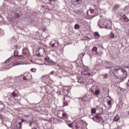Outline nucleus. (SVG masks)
Instances as JSON below:
<instances>
[{
  "label": "nucleus",
  "mask_w": 129,
  "mask_h": 129,
  "mask_svg": "<svg viewBox=\"0 0 129 129\" xmlns=\"http://www.w3.org/2000/svg\"><path fill=\"white\" fill-rule=\"evenodd\" d=\"M18 56H19V57H22L20 59H25V57H24V55H19Z\"/></svg>",
  "instance_id": "6e6d98bb"
},
{
  "label": "nucleus",
  "mask_w": 129,
  "mask_h": 129,
  "mask_svg": "<svg viewBox=\"0 0 129 129\" xmlns=\"http://www.w3.org/2000/svg\"><path fill=\"white\" fill-rule=\"evenodd\" d=\"M14 18H15V19H17V20H20V19H21V16L18 13H15Z\"/></svg>",
  "instance_id": "cd10ccee"
},
{
  "label": "nucleus",
  "mask_w": 129,
  "mask_h": 129,
  "mask_svg": "<svg viewBox=\"0 0 129 129\" xmlns=\"http://www.w3.org/2000/svg\"><path fill=\"white\" fill-rule=\"evenodd\" d=\"M22 84H23V80H21L18 82V85H22Z\"/></svg>",
  "instance_id": "09e8293b"
},
{
  "label": "nucleus",
  "mask_w": 129,
  "mask_h": 129,
  "mask_svg": "<svg viewBox=\"0 0 129 129\" xmlns=\"http://www.w3.org/2000/svg\"><path fill=\"white\" fill-rule=\"evenodd\" d=\"M14 56H19V51L17 50L14 51Z\"/></svg>",
  "instance_id": "ea45409f"
},
{
  "label": "nucleus",
  "mask_w": 129,
  "mask_h": 129,
  "mask_svg": "<svg viewBox=\"0 0 129 129\" xmlns=\"http://www.w3.org/2000/svg\"><path fill=\"white\" fill-rule=\"evenodd\" d=\"M120 72H122L123 74L125 75L123 79H122V81L124 80V79H126V78L127 77V72H126V70L123 68H121Z\"/></svg>",
  "instance_id": "dca6fc26"
},
{
  "label": "nucleus",
  "mask_w": 129,
  "mask_h": 129,
  "mask_svg": "<svg viewBox=\"0 0 129 129\" xmlns=\"http://www.w3.org/2000/svg\"><path fill=\"white\" fill-rule=\"evenodd\" d=\"M122 19L123 20H124V21H125V22H129V19H128V18L127 17H126V16H125V15H123L122 16Z\"/></svg>",
  "instance_id": "393cba45"
},
{
  "label": "nucleus",
  "mask_w": 129,
  "mask_h": 129,
  "mask_svg": "<svg viewBox=\"0 0 129 129\" xmlns=\"http://www.w3.org/2000/svg\"><path fill=\"white\" fill-rule=\"evenodd\" d=\"M74 28L76 30H78V29H80V26L78 25V24H76L74 26Z\"/></svg>",
  "instance_id": "473e14b6"
},
{
  "label": "nucleus",
  "mask_w": 129,
  "mask_h": 129,
  "mask_svg": "<svg viewBox=\"0 0 129 129\" xmlns=\"http://www.w3.org/2000/svg\"><path fill=\"white\" fill-rule=\"evenodd\" d=\"M34 124V121H30L29 122V126H32V124Z\"/></svg>",
  "instance_id": "8fccbe9b"
},
{
  "label": "nucleus",
  "mask_w": 129,
  "mask_h": 129,
  "mask_svg": "<svg viewBox=\"0 0 129 129\" xmlns=\"http://www.w3.org/2000/svg\"><path fill=\"white\" fill-rule=\"evenodd\" d=\"M24 117L26 119H22L21 122H19L18 123V125L20 126V128H22V122H25V121H27V120H29V117H30L29 116V115H25V116H24Z\"/></svg>",
  "instance_id": "ddd939ff"
},
{
  "label": "nucleus",
  "mask_w": 129,
  "mask_h": 129,
  "mask_svg": "<svg viewBox=\"0 0 129 129\" xmlns=\"http://www.w3.org/2000/svg\"><path fill=\"white\" fill-rule=\"evenodd\" d=\"M77 3L79 4V5H81V4H82V1L81 0H75Z\"/></svg>",
  "instance_id": "c03bdc74"
},
{
  "label": "nucleus",
  "mask_w": 129,
  "mask_h": 129,
  "mask_svg": "<svg viewBox=\"0 0 129 129\" xmlns=\"http://www.w3.org/2000/svg\"><path fill=\"white\" fill-rule=\"evenodd\" d=\"M49 65H56V62H54V61L51 60L48 62Z\"/></svg>",
  "instance_id": "c756f323"
},
{
  "label": "nucleus",
  "mask_w": 129,
  "mask_h": 129,
  "mask_svg": "<svg viewBox=\"0 0 129 129\" xmlns=\"http://www.w3.org/2000/svg\"><path fill=\"white\" fill-rule=\"evenodd\" d=\"M55 66H58L59 68H61V66L58 63H56Z\"/></svg>",
  "instance_id": "4d7b16f0"
},
{
  "label": "nucleus",
  "mask_w": 129,
  "mask_h": 129,
  "mask_svg": "<svg viewBox=\"0 0 129 129\" xmlns=\"http://www.w3.org/2000/svg\"><path fill=\"white\" fill-rule=\"evenodd\" d=\"M90 13H91V14H93V13H94V10H90Z\"/></svg>",
  "instance_id": "13d9d810"
},
{
  "label": "nucleus",
  "mask_w": 129,
  "mask_h": 129,
  "mask_svg": "<svg viewBox=\"0 0 129 129\" xmlns=\"http://www.w3.org/2000/svg\"><path fill=\"white\" fill-rule=\"evenodd\" d=\"M45 3L46 4L51 5V6H55L56 3H57V0H45Z\"/></svg>",
  "instance_id": "2eb2a0df"
},
{
  "label": "nucleus",
  "mask_w": 129,
  "mask_h": 129,
  "mask_svg": "<svg viewBox=\"0 0 129 129\" xmlns=\"http://www.w3.org/2000/svg\"><path fill=\"white\" fill-rule=\"evenodd\" d=\"M82 58H83V57H84V55H85V53H82Z\"/></svg>",
  "instance_id": "bf43d9fd"
},
{
  "label": "nucleus",
  "mask_w": 129,
  "mask_h": 129,
  "mask_svg": "<svg viewBox=\"0 0 129 129\" xmlns=\"http://www.w3.org/2000/svg\"><path fill=\"white\" fill-rule=\"evenodd\" d=\"M103 65L105 67L106 69H110V70L111 68L112 67L110 66L111 65H112L111 62H108L107 61H104Z\"/></svg>",
  "instance_id": "f8f14e48"
},
{
  "label": "nucleus",
  "mask_w": 129,
  "mask_h": 129,
  "mask_svg": "<svg viewBox=\"0 0 129 129\" xmlns=\"http://www.w3.org/2000/svg\"><path fill=\"white\" fill-rule=\"evenodd\" d=\"M99 110L100 111V112L98 113V115H95L94 117L91 118H92L94 121H95L96 122H100V123L102 124L104 122V120H103V118H102V117L100 116V114L103 113V108L101 107L99 109Z\"/></svg>",
  "instance_id": "f03ea898"
},
{
  "label": "nucleus",
  "mask_w": 129,
  "mask_h": 129,
  "mask_svg": "<svg viewBox=\"0 0 129 129\" xmlns=\"http://www.w3.org/2000/svg\"><path fill=\"white\" fill-rule=\"evenodd\" d=\"M76 127L78 129H87V127L85 126H82L81 127H80L79 126H76Z\"/></svg>",
  "instance_id": "72a5a7b5"
},
{
  "label": "nucleus",
  "mask_w": 129,
  "mask_h": 129,
  "mask_svg": "<svg viewBox=\"0 0 129 129\" xmlns=\"http://www.w3.org/2000/svg\"><path fill=\"white\" fill-rule=\"evenodd\" d=\"M102 76H103L104 79H107V78H108V74H103L102 75Z\"/></svg>",
  "instance_id": "7c9ffc66"
},
{
  "label": "nucleus",
  "mask_w": 129,
  "mask_h": 129,
  "mask_svg": "<svg viewBox=\"0 0 129 129\" xmlns=\"http://www.w3.org/2000/svg\"><path fill=\"white\" fill-rule=\"evenodd\" d=\"M4 18L0 16V22H3Z\"/></svg>",
  "instance_id": "864d4df0"
},
{
  "label": "nucleus",
  "mask_w": 129,
  "mask_h": 129,
  "mask_svg": "<svg viewBox=\"0 0 129 129\" xmlns=\"http://www.w3.org/2000/svg\"><path fill=\"white\" fill-rule=\"evenodd\" d=\"M101 66H102V60L97 59L96 63L95 65V67L96 70H99V69H101Z\"/></svg>",
  "instance_id": "6e6552de"
},
{
  "label": "nucleus",
  "mask_w": 129,
  "mask_h": 129,
  "mask_svg": "<svg viewBox=\"0 0 129 129\" xmlns=\"http://www.w3.org/2000/svg\"><path fill=\"white\" fill-rule=\"evenodd\" d=\"M49 120L50 122L53 121V122H55V120H57V119L54 118H51L49 119Z\"/></svg>",
  "instance_id": "49530a36"
},
{
  "label": "nucleus",
  "mask_w": 129,
  "mask_h": 129,
  "mask_svg": "<svg viewBox=\"0 0 129 129\" xmlns=\"http://www.w3.org/2000/svg\"><path fill=\"white\" fill-rule=\"evenodd\" d=\"M90 92H92L95 96L98 97L100 94H101V91H100V89L96 85L92 86L89 89Z\"/></svg>",
  "instance_id": "7ed1b4c3"
},
{
  "label": "nucleus",
  "mask_w": 129,
  "mask_h": 129,
  "mask_svg": "<svg viewBox=\"0 0 129 129\" xmlns=\"http://www.w3.org/2000/svg\"><path fill=\"white\" fill-rule=\"evenodd\" d=\"M4 34H5L4 30L0 29V35H4Z\"/></svg>",
  "instance_id": "a18cd8bd"
},
{
  "label": "nucleus",
  "mask_w": 129,
  "mask_h": 129,
  "mask_svg": "<svg viewBox=\"0 0 129 129\" xmlns=\"http://www.w3.org/2000/svg\"><path fill=\"white\" fill-rule=\"evenodd\" d=\"M44 60L46 61V62H49V61H50V57L49 56H46L44 58Z\"/></svg>",
  "instance_id": "4c0bfd02"
},
{
  "label": "nucleus",
  "mask_w": 129,
  "mask_h": 129,
  "mask_svg": "<svg viewBox=\"0 0 129 129\" xmlns=\"http://www.w3.org/2000/svg\"><path fill=\"white\" fill-rule=\"evenodd\" d=\"M103 20H99L98 22V26L99 28H102V26H103Z\"/></svg>",
  "instance_id": "412c9836"
},
{
  "label": "nucleus",
  "mask_w": 129,
  "mask_h": 129,
  "mask_svg": "<svg viewBox=\"0 0 129 129\" xmlns=\"http://www.w3.org/2000/svg\"><path fill=\"white\" fill-rule=\"evenodd\" d=\"M110 38H112V39H113V38H114V33H113V32H111L110 33Z\"/></svg>",
  "instance_id": "58836bf2"
},
{
  "label": "nucleus",
  "mask_w": 129,
  "mask_h": 129,
  "mask_svg": "<svg viewBox=\"0 0 129 129\" xmlns=\"http://www.w3.org/2000/svg\"><path fill=\"white\" fill-rule=\"evenodd\" d=\"M45 125L47 128H50L52 126V122L51 121H48L45 124Z\"/></svg>",
  "instance_id": "b1692460"
},
{
  "label": "nucleus",
  "mask_w": 129,
  "mask_h": 129,
  "mask_svg": "<svg viewBox=\"0 0 129 129\" xmlns=\"http://www.w3.org/2000/svg\"><path fill=\"white\" fill-rule=\"evenodd\" d=\"M30 71L32 72H36V71H37V69H36V68H32L30 70Z\"/></svg>",
  "instance_id": "de8ad7c7"
},
{
  "label": "nucleus",
  "mask_w": 129,
  "mask_h": 129,
  "mask_svg": "<svg viewBox=\"0 0 129 129\" xmlns=\"http://www.w3.org/2000/svg\"><path fill=\"white\" fill-rule=\"evenodd\" d=\"M81 73L83 75H85V76H93L94 75L92 71L88 69L84 70Z\"/></svg>",
  "instance_id": "423d86ee"
},
{
  "label": "nucleus",
  "mask_w": 129,
  "mask_h": 129,
  "mask_svg": "<svg viewBox=\"0 0 129 129\" xmlns=\"http://www.w3.org/2000/svg\"><path fill=\"white\" fill-rule=\"evenodd\" d=\"M41 65H45V63L41 64Z\"/></svg>",
  "instance_id": "774afa93"
},
{
  "label": "nucleus",
  "mask_w": 129,
  "mask_h": 129,
  "mask_svg": "<svg viewBox=\"0 0 129 129\" xmlns=\"http://www.w3.org/2000/svg\"><path fill=\"white\" fill-rule=\"evenodd\" d=\"M32 78V75H29L27 76H23V80H30Z\"/></svg>",
  "instance_id": "6ab92c4d"
},
{
  "label": "nucleus",
  "mask_w": 129,
  "mask_h": 129,
  "mask_svg": "<svg viewBox=\"0 0 129 129\" xmlns=\"http://www.w3.org/2000/svg\"><path fill=\"white\" fill-rule=\"evenodd\" d=\"M57 94H58V95H61V91H57L56 92Z\"/></svg>",
  "instance_id": "603ef678"
},
{
  "label": "nucleus",
  "mask_w": 129,
  "mask_h": 129,
  "mask_svg": "<svg viewBox=\"0 0 129 129\" xmlns=\"http://www.w3.org/2000/svg\"><path fill=\"white\" fill-rule=\"evenodd\" d=\"M15 49H20V47H19L18 45H15L14 46Z\"/></svg>",
  "instance_id": "5fc2aeb1"
},
{
  "label": "nucleus",
  "mask_w": 129,
  "mask_h": 129,
  "mask_svg": "<svg viewBox=\"0 0 129 129\" xmlns=\"http://www.w3.org/2000/svg\"><path fill=\"white\" fill-rule=\"evenodd\" d=\"M7 1V2H9V3H14V0H5V1ZM17 2H18L19 3H20V2H21L22 0H17Z\"/></svg>",
  "instance_id": "a19ab883"
},
{
  "label": "nucleus",
  "mask_w": 129,
  "mask_h": 129,
  "mask_svg": "<svg viewBox=\"0 0 129 129\" xmlns=\"http://www.w3.org/2000/svg\"><path fill=\"white\" fill-rule=\"evenodd\" d=\"M78 82L80 84H86V79L83 78V77H80L78 79Z\"/></svg>",
  "instance_id": "9b49d317"
},
{
  "label": "nucleus",
  "mask_w": 129,
  "mask_h": 129,
  "mask_svg": "<svg viewBox=\"0 0 129 129\" xmlns=\"http://www.w3.org/2000/svg\"><path fill=\"white\" fill-rule=\"evenodd\" d=\"M45 90L47 94H51L53 92V88L51 86H48L46 87Z\"/></svg>",
  "instance_id": "4468645a"
},
{
  "label": "nucleus",
  "mask_w": 129,
  "mask_h": 129,
  "mask_svg": "<svg viewBox=\"0 0 129 129\" xmlns=\"http://www.w3.org/2000/svg\"><path fill=\"white\" fill-rule=\"evenodd\" d=\"M63 93H65L66 92V94H68L69 93V89H68V87H64L63 88Z\"/></svg>",
  "instance_id": "4be33fe9"
},
{
  "label": "nucleus",
  "mask_w": 129,
  "mask_h": 129,
  "mask_svg": "<svg viewBox=\"0 0 129 129\" xmlns=\"http://www.w3.org/2000/svg\"><path fill=\"white\" fill-rule=\"evenodd\" d=\"M95 112H96V109H95V108H91L92 114L93 115L94 113H95Z\"/></svg>",
  "instance_id": "f704fd0d"
},
{
  "label": "nucleus",
  "mask_w": 129,
  "mask_h": 129,
  "mask_svg": "<svg viewBox=\"0 0 129 129\" xmlns=\"http://www.w3.org/2000/svg\"><path fill=\"white\" fill-rule=\"evenodd\" d=\"M12 58H14V56H12V57H10L9 58H8V59H7L8 61L9 62L10 61H12Z\"/></svg>",
  "instance_id": "3c124183"
},
{
  "label": "nucleus",
  "mask_w": 129,
  "mask_h": 129,
  "mask_svg": "<svg viewBox=\"0 0 129 129\" xmlns=\"http://www.w3.org/2000/svg\"><path fill=\"white\" fill-rule=\"evenodd\" d=\"M0 117L1 119L3 118V115H2V114H0Z\"/></svg>",
  "instance_id": "680f3d73"
},
{
  "label": "nucleus",
  "mask_w": 129,
  "mask_h": 129,
  "mask_svg": "<svg viewBox=\"0 0 129 129\" xmlns=\"http://www.w3.org/2000/svg\"><path fill=\"white\" fill-rule=\"evenodd\" d=\"M49 45L51 48H54L55 47V43H53L52 42H50Z\"/></svg>",
  "instance_id": "79ce46f5"
},
{
  "label": "nucleus",
  "mask_w": 129,
  "mask_h": 129,
  "mask_svg": "<svg viewBox=\"0 0 129 129\" xmlns=\"http://www.w3.org/2000/svg\"><path fill=\"white\" fill-rule=\"evenodd\" d=\"M63 105L64 106L68 105V102L70 101V97L68 96V94H66V95L63 96Z\"/></svg>",
  "instance_id": "1a4fd4ad"
},
{
  "label": "nucleus",
  "mask_w": 129,
  "mask_h": 129,
  "mask_svg": "<svg viewBox=\"0 0 129 129\" xmlns=\"http://www.w3.org/2000/svg\"><path fill=\"white\" fill-rule=\"evenodd\" d=\"M2 9L5 12H8V11H10V7L6 4H4L2 6Z\"/></svg>",
  "instance_id": "a211bd4d"
},
{
  "label": "nucleus",
  "mask_w": 129,
  "mask_h": 129,
  "mask_svg": "<svg viewBox=\"0 0 129 129\" xmlns=\"http://www.w3.org/2000/svg\"><path fill=\"white\" fill-rule=\"evenodd\" d=\"M57 116L61 119H66L67 117H68L67 114L66 113H64L62 110H59L57 112Z\"/></svg>",
  "instance_id": "39448f33"
},
{
  "label": "nucleus",
  "mask_w": 129,
  "mask_h": 129,
  "mask_svg": "<svg viewBox=\"0 0 129 129\" xmlns=\"http://www.w3.org/2000/svg\"><path fill=\"white\" fill-rule=\"evenodd\" d=\"M78 99L81 102H87V101L89 100V97H88V96H87V95H86L82 97H80Z\"/></svg>",
  "instance_id": "9d476101"
},
{
  "label": "nucleus",
  "mask_w": 129,
  "mask_h": 129,
  "mask_svg": "<svg viewBox=\"0 0 129 129\" xmlns=\"http://www.w3.org/2000/svg\"><path fill=\"white\" fill-rule=\"evenodd\" d=\"M121 68L117 69L115 67H112L110 70L109 73L111 75H114V76H117L118 73L120 72Z\"/></svg>",
  "instance_id": "20e7f679"
},
{
  "label": "nucleus",
  "mask_w": 129,
  "mask_h": 129,
  "mask_svg": "<svg viewBox=\"0 0 129 129\" xmlns=\"http://www.w3.org/2000/svg\"><path fill=\"white\" fill-rule=\"evenodd\" d=\"M72 4L74 5V6H78V5H79L76 1L73 2Z\"/></svg>",
  "instance_id": "37998d69"
},
{
  "label": "nucleus",
  "mask_w": 129,
  "mask_h": 129,
  "mask_svg": "<svg viewBox=\"0 0 129 129\" xmlns=\"http://www.w3.org/2000/svg\"><path fill=\"white\" fill-rule=\"evenodd\" d=\"M124 67L125 68H126V69H128V70H129V67L128 66H124Z\"/></svg>",
  "instance_id": "052dcab7"
},
{
  "label": "nucleus",
  "mask_w": 129,
  "mask_h": 129,
  "mask_svg": "<svg viewBox=\"0 0 129 129\" xmlns=\"http://www.w3.org/2000/svg\"><path fill=\"white\" fill-rule=\"evenodd\" d=\"M12 98L15 100H20L21 99V96L18 93V91H14L12 93Z\"/></svg>",
  "instance_id": "0eeeda50"
},
{
  "label": "nucleus",
  "mask_w": 129,
  "mask_h": 129,
  "mask_svg": "<svg viewBox=\"0 0 129 129\" xmlns=\"http://www.w3.org/2000/svg\"><path fill=\"white\" fill-rule=\"evenodd\" d=\"M15 82L14 78H8L0 81V84L3 85L5 88H8L10 86L13 85V83Z\"/></svg>",
  "instance_id": "f257e3e1"
},
{
  "label": "nucleus",
  "mask_w": 129,
  "mask_h": 129,
  "mask_svg": "<svg viewBox=\"0 0 129 129\" xmlns=\"http://www.w3.org/2000/svg\"><path fill=\"white\" fill-rule=\"evenodd\" d=\"M31 129H38L36 127H32Z\"/></svg>",
  "instance_id": "0e129e2a"
},
{
  "label": "nucleus",
  "mask_w": 129,
  "mask_h": 129,
  "mask_svg": "<svg viewBox=\"0 0 129 129\" xmlns=\"http://www.w3.org/2000/svg\"><path fill=\"white\" fill-rule=\"evenodd\" d=\"M92 51H93V52H95V54L97 55L98 52H97V47H93Z\"/></svg>",
  "instance_id": "c85d7f7f"
},
{
  "label": "nucleus",
  "mask_w": 129,
  "mask_h": 129,
  "mask_svg": "<svg viewBox=\"0 0 129 129\" xmlns=\"http://www.w3.org/2000/svg\"><path fill=\"white\" fill-rule=\"evenodd\" d=\"M4 63H9V61H8V59L6 60L5 61Z\"/></svg>",
  "instance_id": "e2e57ef3"
},
{
  "label": "nucleus",
  "mask_w": 129,
  "mask_h": 129,
  "mask_svg": "<svg viewBox=\"0 0 129 129\" xmlns=\"http://www.w3.org/2000/svg\"><path fill=\"white\" fill-rule=\"evenodd\" d=\"M50 75H54V76H57V73L53 71L50 73Z\"/></svg>",
  "instance_id": "e433bc0d"
},
{
  "label": "nucleus",
  "mask_w": 129,
  "mask_h": 129,
  "mask_svg": "<svg viewBox=\"0 0 129 129\" xmlns=\"http://www.w3.org/2000/svg\"><path fill=\"white\" fill-rule=\"evenodd\" d=\"M22 54L23 55H28L30 54V51L29 50V48L27 47H24L22 50Z\"/></svg>",
  "instance_id": "f3484780"
},
{
  "label": "nucleus",
  "mask_w": 129,
  "mask_h": 129,
  "mask_svg": "<svg viewBox=\"0 0 129 129\" xmlns=\"http://www.w3.org/2000/svg\"><path fill=\"white\" fill-rule=\"evenodd\" d=\"M4 108H5V106H4V104H0V111H3Z\"/></svg>",
  "instance_id": "c9c22d12"
},
{
  "label": "nucleus",
  "mask_w": 129,
  "mask_h": 129,
  "mask_svg": "<svg viewBox=\"0 0 129 129\" xmlns=\"http://www.w3.org/2000/svg\"><path fill=\"white\" fill-rule=\"evenodd\" d=\"M120 119L119 118V116L118 114L116 115L113 118V121L116 122L118 121Z\"/></svg>",
  "instance_id": "5701e85b"
},
{
  "label": "nucleus",
  "mask_w": 129,
  "mask_h": 129,
  "mask_svg": "<svg viewBox=\"0 0 129 129\" xmlns=\"http://www.w3.org/2000/svg\"><path fill=\"white\" fill-rule=\"evenodd\" d=\"M118 8H119V6L118 5L115 4V6L113 7V10L114 11H116Z\"/></svg>",
  "instance_id": "2f4dec72"
},
{
  "label": "nucleus",
  "mask_w": 129,
  "mask_h": 129,
  "mask_svg": "<svg viewBox=\"0 0 129 129\" xmlns=\"http://www.w3.org/2000/svg\"><path fill=\"white\" fill-rule=\"evenodd\" d=\"M94 35L95 36V38L96 39H98L100 37V35H99V33L98 32H95L94 33Z\"/></svg>",
  "instance_id": "bb28decb"
},
{
  "label": "nucleus",
  "mask_w": 129,
  "mask_h": 129,
  "mask_svg": "<svg viewBox=\"0 0 129 129\" xmlns=\"http://www.w3.org/2000/svg\"><path fill=\"white\" fill-rule=\"evenodd\" d=\"M107 104L108 105V108L109 109V108H111V100H108L107 101Z\"/></svg>",
  "instance_id": "a878e982"
},
{
  "label": "nucleus",
  "mask_w": 129,
  "mask_h": 129,
  "mask_svg": "<svg viewBox=\"0 0 129 129\" xmlns=\"http://www.w3.org/2000/svg\"><path fill=\"white\" fill-rule=\"evenodd\" d=\"M42 8H45V6H42Z\"/></svg>",
  "instance_id": "338daca9"
},
{
  "label": "nucleus",
  "mask_w": 129,
  "mask_h": 129,
  "mask_svg": "<svg viewBox=\"0 0 129 129\" xmlns=\"http://www.w3.org/2000/svg\"><path fill=\"white\" fill-rule=\"evenodd\" d=\"M64 95H66V92H64V93H63Z\"/></svg>",
  "instance_id": "69168bd1"
},
{
  "label": "nucleus",
  "mask_w": 129,
  "mask_h": 129,
  "mask_svg": "<svg viewBox=\"0 0 129 129\" xmlns=\"http://www.w3.org/2000/svg\"><path fill=\"white\" fill-rule=\"evenodd\" d=\"M38 23V21L35 19H32L30 24V25H31L32 26H37V24Z\"/></svg>",
  "instance_id": "aec40b11"
}]
</instances>
